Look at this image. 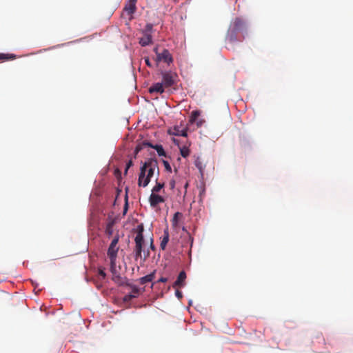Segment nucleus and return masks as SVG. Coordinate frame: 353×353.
Returning <instances> with one entry per match:
<instances>
[{
    "instance_id": "nucleus-32",
    "label": "nucleus",
    "mask_w": 353,
    "mask_h": 353,
    "mask_svg": "<svg viewBox=\"0 0 353 353\" xmlns=\"http://www.w3.org/2000/svg\"><path fill=\"white\" fill-rule=\"evenodd\" d=\"M181 135L183 136V137H186L187 134H186L185 132L182 131Z\"/></svg>"
},
{
    "instance_id": "nucleus-33",
    "label": "nucleus",
    "mask_w": 353,
    "mask_h": 353,
    "mask_svg": "<svg viewBox=\"0 0 353 353\" xmlns=\"http://www.w3.org/2000/svg\"><path fill=\"white\" fill-rule=\"evenodd\" d=\"M188 186V182H185L184 184V188L186 189Z\"/></svg>"
},
{
    "instance_id": "nucleus-4",
    "label": "nucleus",
    "mask_w": 353,
    "mask_h": 353,
    "mask_svg": "<svg viewBox=\"0 0 353 353\" xmlns=\"http://www.w3.org/2000/svg\"><path fill=\"white\" fill-rule=\"evenodd\" d=\"M194 165L199 170L201 179H203L206 169H214L213 164L208 159L197 157L194 160Z\"/></svg>"
},
{
    "instance_id": "nucleus-30",
    "label": "nucleus",
    "mask_w": 353,
    "mask_h": 353,
    "mask_svg": "<svg viewBox=\"0 0 353 353\" xmlns=\"http://www.w3.org/2000/svg\"><path fill=\"white\" fill-rule=\"evenodd\" d=\"M169 185H170V188L171 190H174V187H175V181L174 180H171L169 183Z\"/></svg>"
},
{
    "instance_id": "nucleus-7",
    "label": "nucleus",
    "mask_w": 353,
    "mask_h": 353,
    "mask_svg": "<svg viewBox=\"0 0 353 353\" xmlns=\"http://www.w3.org/2000/svg\"><path fill=\"white\" fill-rule=\"evenodd\" d=\"M121 266H110V271L112 274V280L117 284L121 285L125 283V278L119 274Z\"/></svg>"
},
{
    "instance_id": "nucleus-8",
    "label": "nucleus",
    "mask_w": 353,
    "mask_h": 353,
    "mask_svg": "<svg viewBox=\"0 0 353 353\" xmlns=\"http://www.w3.org/2000/svg\"><path fill=\"white\" fill-rule=\"evenodd\" d=\"M136 2L137 0H129L123 8L124 12L130 17L136 11Z\"/></svg>"
},
{
    "instance_id": "nucleus-2",
    "label": "nucleus",
    "mask_w": 353,
    "mask_h": 353,
    "mask_svg": "<svg viewBox=\"0 0 353 353\" xmlns=\"http://www.w3.org/2000/svg\"><path fill=\"white\" fill-rule=\"evenodd\" d=\"M119 235L117 233L112 239L107 252V256L110 259V265H115L117 263V253L119 250Z\"/></svg>"
},
{
    "instance_id": "nucleus-17",
    "label": "nucleus",
    "mask_w": 353,
    "mask_h": 353,
    "mask_svg": "<svg viewBox=\"0 0 353 353\" xmlns=\"http://www.w3.org/2000/svg\"><path fill=\"white\" fill-rule=\"evenodd\" d=\"M197 188L199 190V196L200 197V200L201 201L205 193V183L203 179H201L199 184L197 185Z\"/></svg>"
},
{
    "instance_id": "nucleus-21",
    "label": "nucleus",
    "mask_w": 353,
    "mask_h": 353,
    "mask_svg": "<svg viewBox=\"0 0 353 353\" xmlns=\"http://www.w3.org/2000/svg\"><path fill=\"white\" fill-rule=\"evenodd\" d=\"M168 133L171 135V136H173L172 137V140L173 141V142L174 143H176V139L175 138V136H176V125H174L173 127L169 128L168 130Z\"/></svg>"
},
{
    "instance_id": "nucleus-26",
    "label": "nucleus",
    "mask_w": 353,
    "mask_h": 353,
    "mask_svg": "<svg viewBox=\"0 0 353 353\" xmlns=\"http://www.w3.org/2000/svg\"><path fill=\"white\" fill-rule=\"evenodd\" d=\"M133 165V161L132 160H130L127 163H126V167H125V171H124V174H127L128 173V169L132 167Z\"/></svg>"
},
{
    "instance_id": "nucleus-5",
    "label": "nucleus",
    "mask_w": 353,
    "mask_h": 353,
    "mask_svg": "<svg viewBox=\"0 0 353 353\" xmlns=\"http://www.w3.org/2000/svg\"><path fill=\"white\" fill-rule=\"evenodd\" d=\"M162 76V83L165 88L168 89L170 91V88L175 84L176 73L172 71H163L161 72Z\"/></svg>"
},
{
    "instance_id": "nucleus-20",
    "label": "nucleus",
    "mask_w": 353,
    "mask_h": 353,
    "mask_svg": "<svg viewBox=\"0 0 353 353\" xmlns=\"http://www.w3.org/2000/svg\"><path fill=\"white\" fill-rule=\"evenodd\" d=\"M15 59L16 55L14 54L0 53V60L1 61L14 60Z\"/></svg>"
},
{
    "instance_id": "nucleus-9",
    "label": "nucleus",
    "mask_w": 353,
    "mask_h": 353,
    "mask_svg": "<svg viewBox=\"0 0 353 353\" xmlns=\"http://www.w3.org/2000/svg\"><path fill=\"white\" fill-rule=\"evenodd\" d=\"M200 116V112L198 110L192 111L191 113V116L190 118V122L192 123H196L197 127H201L204 123V120L199 119V117Z\"/></svg>"
},
{
    "instance_id": "nucleus-24",
    "label": "nucleus",
    "mask_w": 353,
    "mask_h": 353,
    "mask_svg": "<svg viewBox=\"0 0 353 353\" xmlns=\"http://www.w3.org/2000/svg\"><path fill=\"white\" fill-rule=\"evenodd\" d=\"M163 187V183H157L156 185L152 188V193L159 192Z\"/></svg>"
},
{
    "instance_id": "nucleus-19",
    "label": "nucleus",
    "mask_w": 353,
    "mask_h": 353,
    "mask_svg": "<svg viewBox=\"0 0 353 353\" xmlns=\"http://www.w3.org/2000/svg\"><path fill=\"white\" fill-rule=\"evenodd\" d=\"M183 239L185 240V243H182V247H188V245L190 244V241L191 239L190 234L185 230V228H183Z\"/></svg>"
},
{
    "instance_id": "nucleus-25",
    "label": "nucleus",
    "mask_w": 353,
    "mask_h": 353,
    "mask_svg": "<svg viewBox=\"0 0 353 353\" xmlns=\"http://www.w3.org/2000/svg\"><path fill=\"white\" fill-rule=\"evenodd\" d=\"M163 163L166 171L172 172V168L170 163L167 160H163Z\"/></svg>"
},
{
    "instance_id": "nucleus-31",
    "label": "nucleus",
    "mask_w": 353,
    "mask_h": 353,
    "mask_svg": "<svg viewBox=\"0 0 353 353\" xmlns=\"http://www.w3.org/2000/svg\"><path fill=\"white\" fill-rule=\"evenodd\" d=\"M172 287H173L174 288H176V281H175L174 282H173V283H172Z\"/></svg>"
},
{
    "instance_id": "nucleus-22",
    "label": "nucleus",
    "mask_w": 353,
    "mask_h": 353,
    "mask_svg": "<svg viewBox=\"0 0 353 353\" xmlns=\"http://www.w3.org/2000/svg\"><path fill=\"white\" fill-rule=\"evenodd\" d=\"M180 153L183 157H187L190 154V150L188 147L183 146V148H180Z\"/></svg>"
},
{
    "instance_id": "nucleus-18",
    "label": "nucleus",
    "mask_w": 353,
    "mask_h": 353,
    "mask_svg": "<svg viewBox=\"0 0 353 353\" xmlns=\"http://www.w3.org/2000/svg\"><path fill=\"white\" fill-rule=\"evenodd\" d=\"M152 43V37L150 34H145L140 39L139 43L142 46H146Z\"/></svg>"
},
{
    "instance_id": "nucleus-23",
    "label": "nucleus",
    "mask_w": 353,
    "mask_h": 353,
    "mask_svg": "<svg viewBox=\"0 0 353 353\" xmlns=\"http://www.w3.org/2000/svg\"><path fill=\"white\" fill-rule=\"evenodd\" d=\"M236 32H234L233 30H231V31L228 35V39L230 42L233 43L236 41Z\"/></svg>"
},
{
    "instance_id": "nucleus-37",
    "label": "nucleus",
    "mask_w": 353,
    "mask_h": 353,
    "mask_svg": "<svg viewBox=\"0 0 353 353\" xmlns=\"http://www.w3.org/2000/svg\"><path fill=\"white\" fill-rule=\"evenodd\" d=\"M139 151V149L138 148H136V153H138Z\"/></svg>"
},
{
    "instance_id": "nucleus-14",
    "label": "nucleus",
    "mask_w": 353,
    "mask_h": 353,
    "mask_svg": "<svg viewBox=\"0 0 353 353\" xmlns=\"http://www.w3.org/2000/svg\"><path fill=\"white\" fill-rule=\"evenodd\" d=\"M161 239L160 248L161 250H164L169 242V233L168 230H164L163 236Z\"/></svg>"
},
{
    "instance_id": "nucleus-16",
    "label": "nucleus",
    "mask_w": 353,
    "mask_h": 353,
    "mask_svg": "<svg viewBox=\"0 0 353 353\" xmlns=\"http://www.w3.org/2000/svg\"><path fill=\"white\" fill-rule=\"evenodd\" d=\"M114 223L115 222L114 220H110L105 225V233L108 237H110L113 234V227Z\"/></svg>"
},
{
    "instance_id": "nucleus-35",
    "label": "nucleus",
    "mask_w": 353,
    "mask_h": 353,
    "mask_svg": "<svg viewBox=\"0 0 353 353\" xmlns=\"http://www.w3.org/2000/svg\"><path fill=\"white\" fill-rule=\"evenodd\" d=\"M165 280L166 279L161 278V279H159V281L164 282V281H165Z\"/></svg>"
},
{
    "instance_id": "nucleus-1",
    "label": "nucleus",
    "mask_w": 353,
    "mask_h": 353,
    "mask_svg": "<svg viewBox=\"0 0 353 353\" xmlns=\"http://www.w3.org/2000/svg\"><path fill=\"white\" fill-rule=\"evenodd\" d=\"M155 172L159 174L158 162L156 159L150 158L145 161L140 168L138 185L146 187Z\"/></svg>"
},
{
    "instance_id": "nucleus-28",
    "label": "nucleus",
    "mask_w": 353,
    "mask_h": 353,
    "mask_svg": "<svg viewBox=\"0 0 353 353\" xmlns=\"http://www.w3.org/2000/svg\"><path fill=\"white\" fill-rule=\"evenodd\" d=\"M144 60H145V64H146L148 67H150V68H152V63H151V62H150V59H149L148 57H145V58H144Z\"/></svg>"
},
{
    "instance_id": "nucleus-27",
    "label": "nucleus",
    "mask_w": 353,
    "mask_h": 353,
    "mask_svg": "<svg viewBox=\"0 0 353 353\" xmlns=\"http://www.w3.org/2000/svg\"><path fill=\"white\" fill-rule=\"evenodd\" d=\"M97 270L99 276H100L103 279L105 278V273L104 272V270L98 268Z\"/></svg>"
},
{
    "instance_id": "nucleus-3",
    "label": "nucleus",
    "mask_w": 353,
    "mask_h": 353,
    "mask_svg": "<svg viewBox=\"0 0 353 353\" xmlns=\"http://www.w3.org/2000/svg\"><path fill=\"white\" fill-rule=\"evenodd\" d=\"M135 232L137 233L136 237H135V252H136V256H140L141 258V250H142V245L144 243V239H143V231H144V227L143 225L139 224L137 225V228L134 230Z\"/></svg>"
},
{
    "instance_id": "nucleus-6",
    "label": "nucleus",
    "mask_w": 353,
    "mask_h": 353,
    "mask_svg": "<svg viewBox=\"0 0 353 353\" xmlns=\"http://www.w3.org/2000/svg\"><path fill=\"white\" fill-rule=\"evenodd\" d=\"M154 51L156 54L155 61L157 63V65H158L159 62H164L168 64L173 62V57L168 50L164 49L161 52H158V48H155Z\"/></svg>"
},
{
    "instance_id": "nucleus-11",
    "label": "nucleus",
    "mask_w": 353,
    "mask_h": 353,
    "mask_svg": "<svg viewBox=\"0 0 353 353\" xmlns=\"http://www.w3.org/2000/svg\"><path fill=\"white\" fill-rule=\"evenodd\" d=\"M143 145L155 149L157 152L158 153L159 156L165 157H167L166 153L161 145H153L151 143L147 142V141H144Z\"/></svg>"
},
{
    "instance_id": "nucleus-10",
    "label": "nucleus",
    "mask_w": 353,
    "mask_h": 353,
    "mask_svg": "<svg viewBox=\"0 0 353 353\" xmlns=\"http://www.w3.org/2000/svg\"><path fill=\"white\" fill-rule=\"evenodd\" d=\"M165 89L166 88H165L162 83H156L149 88L148 91L150 94H153L154 92L162 94L164 92Z\"/></svg>"
},
{
    "instance_id": "nucleus-13",
    "label": "nucleus",
    "mask_w": 353,
    "mask_h": 353,
    "mask_svg": "<svg viewBox=\"0 0 353 353\" xmlns=\"http://www.w3.org/2000/svg\"><path fill=\"white\" fill-rule=\"evenodd\" d=\"M164 201L163 197L154 193H152L150 196V203L152 207L157 206L159 203Z\"/></svg>"
},
{
    "instance_id": "nucleus-36",
    "label": "nucleus",
    "mask_w": 353,
    "mask_h": 353,
    "mask_svg": "<svg viewBox=\"0 0 353 353\" xmlns=\"http://www.w3.org/2000/svg\"><path fill=\"white\" fill-rule=\"evenodd\" d=\"M177 215H178V220L179 219V216H181V214H180L179 212L177 213Z\"/></svg>"
},
{
    "instance_id": "nucleus-12",
    "label": "nucleus",
    "mask_w": 353,
    "mask_h": 353,
    "mask_svg": "<svg viewBox=\"0 0 353 353\" xmlns=\"http://www.w3.org/2000/svg\"><path fill=\"white\" fill-rule=\"evenodd\" d=\"M245 28V23L240 18H236L232 24V29L234 32L243 31Z\"/></svg>"
},
{
    "instance_id": "nucleus-38",
    "label": "nucleus",
    "mask_w": 353,
    "mask_h": 353,
    "mask_svg": "<svg viewBox=\"0 0 353 353\" xmlns=\"http://www.w3.org/2000/svg\"><path fill=\"white\" fill-rule=\"evenodd\" d=\"M174 172H176V167L174 168Z\"/></svg>"
},
{
    "instance_id": "nucleus-15",
    "label": "nucleus",
    "mask_w": 353,
    "mask_h": 353,
    "mask_svg": "<svg viewBox=\"0 0 353 353\" xmlns=\"http://www.w3.org/2000/svg\"><path fill=\"white\" fill-rule=\"evenodd\" d=\"M154 271L146 276L141 277L139 279V282L140 284L144 285L148 283L152 282V280L154 279Z\"/></svg>"
},
{
    "instance_id": "nucleus-29",
    "label": "nucleus",
    "mask_w": 353,
    "mask_h": 353,
    "mask_svg": "<svg viewBox=\"0 0 353 353\" xmlns=\"http://www.w3.org/2000/svg\"><path fill=\"white\" fill-rule=\"evenodd\" d=\"M172 224L174 226L176 225V212L173 214L172 216Z\"/></svg>"
},
{
    "instance_id": "nucleus-34",
    "label": "nucleus",
    "mask_w": 353,
    "mask_h": 353,
    "mask_svg": "<svg viewBox=\"0 0 353 353\" xmlns=\"http://www.w3.org/2000/svg\"><path fill=\"white\" fill-rule=\"evenodd\" d=\"M115 172L116 174H121V172L119 171V170H117Z\"/></svg>"
}]
</instances>
